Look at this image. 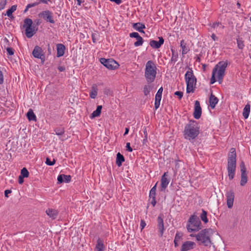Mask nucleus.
I'll return each instance as SVG.
<instances>
[{
	"mask_svg": "<svg viewBox=\"0 0 251 251\" xmlns=\"http://www.w3.org/2000/svg\"><path fill=\"white\" fill-rule=\"evenodd\" d=\"M183 233L180 232H177L175 236V239L174 241L175 247H177L180 243L182 240Z\"/></svg>",
	"mask_w": 251,
	"mask_h": 251,
	"instance_id": "nucleus-23",
	"label": "nucleus"
},
{
	"mask_svg": "<svg viewBox=\"0 0 251 251\" xmlns=\"http://www.w3.org/2000/svg\"><path fill=\"white\" fill-rule=\"evenodd\" d=\"M55 160L54 159H53L52 161H51L49 158H47L46 159V163L48 165H53L55 164Z\"/></svg>",
	"mask_w": 251,
	"mask_h": 251,
	"instance_id": "nucleus-45",
	"label": "nucleus"
},
{
	"mask_svg": "<svg viewBox=\"0 0 251 251\" xmlns=\"http://www.w3.org/2000/svg\"><path fill=\"white\" fill-rule=\"evenodd\" d=\"M126 150L129 152L132 151V149L130 147V143L128 142L126 144Z\"/></svg>",
	"mask_w": 251,
	"mask_h": 251,
	"instance_id": "nucleus-49",
	"label": "nucleus"
},
{
	"mask_svg": "<svg viewBox=\"0 0 251 251\" xmlns=\"http://www.w3.org/2000/svg\"><path fill=\"white\" fill-rule=\"evenodd\" d=\"M57 47V57L62 56L65 53V47L64 45L58 44L56 45Z\"/></svg>",
	"mask_w": 251,
	"mask_h": 251,
	"instance_id": "nucleus-21",
	"label": "nucleus"
},
{
	"mask_svg": "<svg viewBox=\"0 0 251 251\" xmlns=\"http://www.w3.org/2000/svg\"><path fill=\"white\" fill-rule=\"evenodd\" d=\"M29 8H27V6H26L25 9V10H24V12H25V13L26 12H27Z\"/></svg>",
	"mask_w": 251,
	"mask_h": 251,
	"instance_id": "nucleus-64",
	"label": "nucleus"
},
{
	"mask_svg": "<svg viewBox=\"0 0 251 251\" xmlns=\"http://www.w3.org/2000/svg\"><path fill=\"white\" fill-rule=\"evenodd\" d=\"M37 30V28H36L35 24L32 25V27H28L25 28V34L26 36L29 38L32 37Z\"/></svg>",
	"mask_w": 251,
	"mask_h": 251,
	"instance_id": "nucleus-14",
	"label": "nucleus"
},
{
	"mask_svg": "<svg viewBox=\"0 0 251 251\" xmlns=\"http://www.w3.org/2000/svg\"><path fill=\"white\" fill-rule=\"evenodd\" d=\"M58 69L60 71V72H63L65 70V68L63 66H60L58 68Z\"/></svg>",
	"mask_w": 251,
	"mask_h": 251,
	"instance_id": "nucleus-57",
	"label": "nucleus"
},
{
	"mask_svg": "<svg viewBox=\"0 0 251 251\" xmlns=\"http://www.w3.org/2000/svg\"><path fill=\"white\" fill-rule=\"evenodd\" d=\"M157 183H156L155 184V185L150 190V195H149L150 198L155 197V195H156V192H156V185H157Z\"/></svg>",
	"mask_w": 251,
	"mask_h": 251,
	"instance_id": "nucleus-40",
	"label": "nucleus"
},
{
	"mask_svg": "<svg viewBox=\"0 0 251 251\" xmlns=\"http://www.w3.org/2000/svg\"><path fill=\"white\" fill-rule=\"evenodd\" d=\"M201 115V109L200 106V103L199 101H195V109L193 113V116L196 119L200 118Z\"/></svg>",
	"mask_w": 251,
	"mask_h": 251,
	"instance_id": "nucleus-12",
	"label": "nucleus"
},
{
	"mask_svg": "<svg viewBox=\"0 0 251 251\" xmlns=\"http://www.w3.org/2000/svg\"><path fill=\"white\" fill-rule=\"evenodd\" d=\"M184 132L186 139H195L199 134V128L197 123L195 121L190 122L185 126Z\"/></svg>",
	"mask_w": 251,
	"mask_h": 251,
	"instance_id": "nucleus-3",
	"label": "nucleus"
},
{
	"mask_svg": "<svg viewBox=\"0 0 251 251\" xmlns=\"http://www.w3.org/2000/svg\"><path fill=\"white\" fill-rule=\"evenodd\" d=\"M71 176L70 175H65L61 174L58 176L57 180L58 183H62V182H69L71 181Z\"/></svg>",
	"mask_w": 251,
	"mask_h": 251,
	"instance_id": "nucleus-20",
	"label": "nucleus"
},
{
	"mask_svg": "<svg viewBox=\"0 0 251 251\" xmlns=\"http://www.w3.org/2000/svg\"><path fill=\"white\" fill-rule=\"evenodd\" d=\"M195 243L192 241H186L183 243L181 246V251H188L193 249L195 246Z\"/></svg>",
	"mask_w": 251,
	"mask_h": 251,
	"instance_id": "nucleus-17",
	"label": "nucleus"
},
{
	"mask_svg": "<svg viewBox=\"0 0 251 251\" xmlns=\"http://www.w3.org/2000/svg\"><path fill=\"white\" fill-rule=\"evenodd\" d=\"M33 24L32 20L29 18H26L24 21L23 27L26 28L28 27H32Z\"/></svg>",
	"mask_w": 251,
	"mask_h": 251,
	"instance_id": "nucleus-29",
	"label": "nucleus"
},
{
	"mask_svg": "<svg viewBox=\"0 0 251 251\" xmlns=\"http://www.w3.org/2000/svg\"><path fill=\"white\" fill-rule=\"evenodd\" d=\"M42 52V49L40 47L37 46L34 48L32 51V54L35 58L42 59V56H43Z\"/></svg>",
	"mask_w": 251,
	"mask_h": 251,
	"instance_id": "nucleus-19",
	"label": "nucleus"
},
{
	"mask_svg": "<svg viewBox=\"0 0 251 251\" xmlns=\"http://www.w3.org/2000/svg\"><path fill=\"white\" fill-rule=\"evenodd\" d=\"M128 132H129V128L127 127L126 128L125 132L124 135H126L127 134Z\"/></svg>",
	"mask_w": 251,
	"mask_h": 251,
	"instance_id": "nucleus-58",
	"label": "nucleus"
},
{
	"mask_svg": "<svg viewBox=\"0 0 251 251\" xmlns=\"http://www.w3.org/2000/svg\"><path fill=\"white\" fill-rule=\"evenodd\" d=\"M3 83V76L2 72L0 70V84Z\"/></svg>",
	"mask_w": 251,
	"mask_h": 251,
	"instance_id": "nucleus-52",
	"label": "nucleus"
},
{
	"mask_svg": "<svg viewBox=\"0 0 251 251\" xmlns=\"http://www.w3.org/2000/svg\"><path fill=\"white\" fill-rule=\"evenodd\" d=\"M201 210L202 213L200 215L201 219L204 223H207L208 220L207 218V212L203 209Z\"/></svg>",
	"mask_w": 251,
	"mask_h": 251,
	"instance_id": "nucleus-34",
	"label": "nucleus"
},
{
	"mask_svg": "<svg viewBox=\"0 0 251 251\" xmlns=\"http://www.w3.org/2000/svg\"><path fill=\"white\" fill-rule=\"evenodd\" d=\"M156 67L153 62L148 61L146 65L145 76L148 83H151L154 80L156 74Z\"/></svg>",
	"mask_w": 251,
	"mask_h": 251,
	"instance_id": "nucleus-4",
	"label": "nucleus"
},
{
	"mask_svg": "<svg viewBox=\"0 0 251 251\" xmlns=\"http://www.w3.org/2000/svg\"><path fill=\"white\" fill-rule=\"evenodd\" d=\"M151 90V87L150 85H145L144 87L143 92L145 96H147L150 94Z\"/></svg>",
	"mask_w": 251,
	"mask_h": 251,
	"instance_id": "nucleus-41",
	"label": "nucleus"
},
{
	"mask_svg": "<svg viewBox=\"0 0 251 251\" xmlns=\"http://www.w3.org/2000/svg\"><path fill=\"white\" fill-rule=\"evenodd\" d=\"M26 116L29 121H36V117L31 109H29L26 114Z\"/></svg>",
	"mask_w": 251,
	"mask_h": 251,
	"instance_id": "nucleus-27",
	"label": "nucleus"
},
{
	"mask_svg": "<svg viewBox=\"0 0 251 251\" xmlns=\"http://www.w3.org/2000/svg\"><path fill=\"white\" fill-rule=\"evenodd\" d=\"M227 61H220L215 65L213 69L212 72L215 71V75L217 78L218 81L221 83L225 75V71L227 66Z\"/></svg>",
	"mask_w": 251,
	"mask_h": 251,
	"instance_id": "nucleus-7",
	"label": "nucleus"
},
{
	"mask_svg": "<svg viewBox=\"0 0 251 251\" xmlns=\"http://www.w3.org/2000/svg\"><path fill=\"white\" fill-rule=\"evenodd\" d=\"M96 247L98 251H103V244L102 241L100 238H98L97 240V244Z\"/></svg>",
	"mask_w": 251,
	"mask_h": 251,
	"instance_id": "nucleus-33",
	"label": "nucleus"
},
{
	"mask_svg": "<svg viewBox=\"0 0 251 251\" xmlns=\"http://www.w3.org/2000/svg\"><path fill=\"white\" fill-rule=\"evenodd\" d=\"M236 41L238 48L239 49L242 50L245 47L244 41L241 38H238L236 39Z\"/></svg>",
	"mask_w": 251,
	"mask_h": 251,
	"instance_id": "nucleus-37",
	"label": "nucleus"
},
{
	"mask_svg": "<svg viewBox=\"0 0 251 251\" xmlns=\"http://www.w3.org/2000/svg\"><path fill=\"white\" fill-rule=\"evenodd\" d=\"M39 16L43 18L47 22L54 24L55 21L53 18V13L49 10L42 11L39 14Z\"/></svg>",
	"mask_w": 251,
	"mask_h": 251,
	"instance_id": "nucleus-9",
	"label": "nucleus"
},
{
	"mask_svg": "<svg viewBox=\"0 0 251 251\" xmlns=\"http://www.w3.org/2000/svg\"><path fill=\"white\" fill-rule=\"evenodd\" d=\"M111 1H114L117 4H120L122 2V0H109Z\"/></svg>",
	"mask_w": 251,
	"mask_h": 251,
	"instance_id": "nucleus-55",
	"label": "nucleus"
},
{
	"mask_svg": "<svg viewBox=\"0 0 251 251\" xmlns=\"http://www.w3.org/2000/svg\"><path fill=\"white\" fill-rule=\"evenodd\" d=\"M151 200V203L153 206H154L156 204L155 197L150 198Z\"/></svg>",
	"mask_w": 251,
	"mask_h": 251,
	"instance_id": "nucleus-50",
	"label": "nucleus"
},
{
	"mask_svg": "<svg viewBox=\"0 0 251 251\" xmlns=\"http://www.w3.org/2000/svg\"><path fill=\"white\" fill-rule=\"evenodd\" d=\"M24 178V177H23V176H22L21 175L19 176V178H18V182L19 184H21L23 183Z\"/></svg>",
	"mask_w": 251,
	"mask_h": 251,
	"instance_id": "nucleus-51",
	"label": "nucleus"
},
{
	"mask_svg": "<svg viewBox=\"0 0 251 251\" xmlns=\"http://www.w3.org/2000/svg\"><path fill=\"white\" fill-rule=\"evenodd\" d=\"M218 101V99L212 94H211L209 98V103L210 106L212 109H214L215 108Z\"/></svg>",
	"mask_w": 251,
	"mask_h": 251,
	"instance_id": "nucleus-22",
	"label": "nucleus"
},
{
	"mask_svg": "<svg viewBox=\"0 0 251 251\" xmlns=\"http://www.w3.org/2000/svg\"><path fill=\"white\" fill-rule=\"evenodd\" d=\"M77 1L78 5H80L81 4V0H77Z\"/></svg>",
	"mask_w": 251,
	"mask_h": 251,
	"instance_id": "nucleus-63",
	"label": "nucleus"
},
{
	"mask_svg": "<svg viewBox=\"0 0 251 251\" xmlns=\"http://www.w3.org/2000/svg\"><path fill=\"white\" fill-rule=\"evenodd\" d=\"M247 174L246 173H241V179L240 181V185L244 186L247 182Z\"/></svg>",
	"mask_w": 251,
	"mask_h": 251,
	"instance_id": "nucleus-31",
	"label": "nucleus"
},
{
	"mask_svg": "<svg viewBox=\"0 0 251 251\" xmlns=\"http://www.w3.org/2000/svg\"><path fill=\"white\" fill-rule=\"evenodd\" d=\"M236 167V153L235 148L230 150L227 159V170L228 176L230 180L233 179Z\"/></svg>",
	"mask_w": 251,
	"mask_h": 251,
	"instance_id": "nucleus-1",
	"label": "nucleus"
},
{
	"mask_svg": "<svg viewBox=\"0 0 251 251\" xmlns=\"http://www.w3.org/2000/svg\"><path fill=\"white\" fill-rule=\"evenodd\" d=\"M187 229L189 232L198 231L201 228V223L195 214L191 215L187 224Z\"/></svg>",
	"mask_w": 251,
	"mask_h": 251,
	"instance_id": "nucleus-5",
	"label": "nucleus"
},
{
	"mask_svg": "<svg viewBox=\"0 0 251 251\" xmlns=\"http://www.w3.org/2000/svg\"><path fill=\"white\" fill-rule=\"evenodd\" d=\"M168 172H165L161 177V191H164L167 188L170 181L168 178Z\"/></svg>",
	"mask_w": 251,
	"mask_h": 251,
	"instance_id": "nucleus-11",
	"label": "nucleus"
},
{
	"mask_svg": "<svg viewBox=\"0 0 251 251\" xmlns=\"http://www.w3.org/2000/svg\"><path fill=\"white\" fill-rule=\"evenodd\" d=\"M125 161V158L124 156L118 152L117 154L116 163L118 167H120L122 165V163Z\"/></svg>",
	"mask_w": 251,
	"mask_h": 251,
	"instance_id": "nucleus-26",
	"label": "nucleus"
},
{
	"mask_svg": "<svg viewBox=\"0 0 251 251\" xmlns=\"http://www.w3.org/2000/svg\"><path fill=\"white\" fill-rule=\"evenodd\" d=\"M55 134L57 135H62L64 133L65 130L63 127H58L54 129Z\"/></svg>",
	"mask_w": 251,
	"mask_h": 251,
	"instance_id": "nucleus-38",
	"label": "nucleus"
},
{
	"mask_svg": "<svg viewBox=\"0 0 251 251\" xmlns=\"http://www.w3.org/2000/svg\"><path fill=\"white\" fill-rule=\"evenodd\" d=\"M11 192H12V191L10 190H5V191H4L5 197H6V198H8V195L9 194H10Z\"/></svg>",
	"mask_w": 251,
	"mask_h": 251,
	"instance_id": "nucleus-53",
	"label": "nucleus"
},
{
	"mask_svg": "<svg viewBox=\"0 0 251 251\" xmlns=\"http://www.w3.org/2000/svg\"><path fill=\"white\" fill-rule=\"evenodd\" d=\"M174 95L178 96L179 99H181L183 96V93L181 91H176L174 93Z\"/></svg>",
	"mask_w": 251,
	"mask_h": 251,
	"instance_id": "nucleus-46",
	"label": "nucleus"
},
{
	"mask_svg": "<svg viewBox=\"0 0 251 251\" xmlns=\"http://www.w3.org/2000/svg\"><path fill=\"white\" fill-rule=\"evenodd\" d=\"M146 223L143 220H141V229H143L144 228V227L145 226H146Z\"/></svg>",
	"mask_w": 251,
	"mask_h": 251,
	"instance_id": "nucleus-54",
	"label": "nucleus"
},
{
	"mask_svg": "<svg viewBox=\"0 0 251 251\" xmlns=\"http://www.w3.org/2000/svg\"><path fill=\"white\" fill-rule=\"evenodd\" d=\"M92 40L94 43L96 42V39L95 38V35L94 34H92Z\"/></svg>",
	"mask_w": 251,
	"mask_h": 251,
	"instance_id": "nucleus-61",
	"label": "nucleus"
},
{
	"mask_svg": "<svg viewBox=\"0 0 251 251\" xmlns=\"http://www.w3.org/2000/svg\"><path fill=\"white\" fill-rule=\"evenodd\" d=\"M47 214L52 219H55L58 214L57 210L49 208L46 210Z\"/></svg>",
	"mask_w": 251,
	"mask_h": 251,
	"instance_id": "nucleus-24",
	"label": "nucleus"
},
{
	"mask_svg": "<svg viewBox=\"0 0 251 251\" xmlns=\"http://www.w3.org/2000/svg\"><path fill=\"white\" fill-rule=\"evenodd\" d=\"M226 204L228 208H231L233 205L235 198L234 193L233 190H229L226 192Z\"/></svg>",
	"mask_w": 251,
	"mask_h": 251,
	"instance_id": "nucleus-10",
	"label": "nucleus"
},
{
	"mask_svg": "<svg viewBox=\"0 0 251 251\" xmlns=\"http://www.w3.org/2000/svg\"><path fill=\"white\" fill-rule=\"evenodd\" d=\"M211 234V229L205 228L201 230L197 234H191V236L195 237L196 240L200 242V244H202L205 246L210 247L212 244L210 239Z\"/></svg>",
	"mask_w": 251,
	"mask_h": 251,
	"instance_id": "nucleus-2",
	"label": "nucleus"
},
{
	"mask_svg": "<svg viewBox=\"0 0 251 251\" xmlns=\"http://www.w3.org/2000/svg\"><path fill=\"white\" fill-rule=\"evenodd\" d=\"M6 0H0V10H2L4 8L6 4Z\"/></svg>",
	"mask_w": 251,
	"mask_h": 251,
	"instance_id": "nucleus-42",
	"label": "nucleus"
},
{
	"mask_svg": "<svg viewBox=\"0 0 251 251\" xmlns=\"http://www.w3.org/2000/svg\"><path fill=\"white\" fill-rule=\"evenodd\" d=\"M129 36L131 38H135L137 40L134 44L135 47H138L142 45L144 40L137 32H132L130 33Z\"/></svg>",
	"mask_w": 251,
	"mask_h": 251,
	"instance_id": "nucleus-13",
	"label": "nucleus"
},
{
	"mask_svg": "<svg viewBox=\"0 0 251 251\" xmlns=\"http://www.w3.org/2000/svg\"><path fill=\"white\" fill-rule=\"evenodd\" d=\"M215 77H216V75H215V71H214V72H212V76H211V78L210 79V83L211 84L214 83L216 82V80Z\"/></svg>",
	"mask_w": 251,
	"mask_h": 251,
	"instance_id": "nucleus-44",
	"label": "nucleus"
},
{
	"mask_svg": "<svg viewBox=\"0 0 251 251\" xmlns=\"http://www.w3.org/2000/svg\"><path fill=\"white\" fill-rule=\"evenodd\" d=\"M144 135H145V138H147L148 134H147V132L146 128H145V129L144 130Z\"/></svg>",
	"mask_w": 251,
	"mask_h": 251,
	"instance_id": "nucleus-59",
	"label": "nucleus"
},
{
	"mask_svg": "<svg viewBox=\"0 0 251 251\" xmlns=\"http://www.w3.org/2000/svg\"><path fill=\"white\" fill-rule=\"evenodd\" d=\"M6 50L10 55H12L14 54V50L11 48H7Z\"/></svg>",
	"mask_w": 251,
	"mask_h": 251,
	"instance_id": "nucleus-47",
	"label": "nucleus"
},
{
	"mask_svg": "<svg viewBox=\"0 0 251 251\" xmlns=\"http://www.w3.org/2000/svg\"><path fill=\"white\" fill-rule=\"evenodd\" d=\"M132 26L137 31H140V29H143L146 28L145 25L141 23H134Z\"/></svg>",
	"mask_w": 251,
	"mask_h": 251,
	"instance_id": "nucleus-32",
	"label": "nucleus"
},
{
	"mask_svg": "<svg viewBox=\"0 0 251 251\" xmlns=\"http://www.w3.org/2000/svg\"><path fill=\"white\" fill-rule=\"evenodd\" d=\"M98 94V89L96 86H93L90 93V96L92 99H95Z\"/></svg>",
	"mask_w": 251,
	"mask_h": 251,
	"instance_id": "nucleus-35",
	"label": "nucleus"
},
{
	"mask_svg": "<svg viewBox=\"0 0 251 251\" xmlns=\"http://www.w3.org/2000/svg\"><path fill=\"white\" fill-rule=\"evenodd\" d=\"M159 41L151 40L150 45L154 49H159L164 43V39L162 37H158Z\"/></svg>",
	"mask_w": 251,
	"mask_h": 251,
	"instance_id": "nucleus-15",
	"label": "nucleus"
},
{
	"mask_svg": "<svg viewBox=\"0 0 251 251\" xmlns=\"http://www.w3.org/2000/svg\"><path fill=\"white\" fill-rule=\"evenodd\" d=\"M211 38L212 39L214 40V41H216L217 40L218 38L216 36V35L214 33H213L212 35H211Z\"/></svg>",
	"mask_w": 251,
	"mask_h": 251,
	"instance_id": "nucleus-56",
	"label": "nucleus"
},
{
	"mask_svg": "<svg viewBox=\"0 0 251 251\" xmlns=\"http://www.w3.org/2000/svg\"><path fill=\"white\" fill-rule=\"evenodd\" d=\"M21 176L24 177H27L29 176V172L25 168H23L21 171Z\"/></svg>",
	"mask_w": 251,
	"mask_h": 251,
	"instance_id": "nucleus-39",
	"label": "nucleus"
},
{
	"mask_svg": "<svg viewBox=\"0 0 251 251\" xmlns=\"http://www.w3.org/2000/svg\"><path fill=\"white\" fill-rule=\"evenodd\" d=\"M34 22L36 23V25H38L41 24V22H40V20H36V21H35Z\"/></svg>",
	"mask_w": 251,
	"mask_h": 251,
	"instance_id": "nucleus-60",
	"label": "nucleus"
},
{
	"mask_svg": "<svg viewBox=\"0 0 251 251\" xmlns=\"http://www.w3.org/2000/svg\"><path fill=\"white\" fill-rule=\"evenodd\" d=\"M241 168V173H246V168L245 165V164L243 162H242L240 165Z\"/></svg>",
	"mask_w": 251,
	"mask_h": 251,
	"instance_id": "nucleus-43",
	"label": "nucleus"
},
{
	"mask_svg": "<svg viewBox=\"0 0 251 251\" xmlns=\"http://www.w3.org/2000/svg\"><path fill=\"white\" fill-rule=\"evenodd\" d=\"M219 25V23H214V24H213V27L215 28V27H217V26H218V25Z\"/></svg>",
	"mask_w": 251,
	"mask_h": 251,
	"instance_id": "nucleus-62",
	"label": "nucleus"
},
{
	"mask_svg": "<svg viewBox=\"0 0 251 251\" xmlns=\"http://www.w3.org/2000/svg\"><path fill=\"white\" fill-rule=\"evenodd\" d=\"M39 4V2H38V1L35 2H33L32 3H29L28 4H27V8H31L32 7H34L35 6L38 5Z\"/></svg>",
	"mask_w": 251,
	"mask_h": 251,
	"instance_id": "nucleus-48",
	"label": "nucleus"
},
{
	"mask_svg": "<svg viewBox=\"0 0 251 251\" xmlns=\"http://www.w3.org/2000/svg\"><path fill=\"white\" fill-rule=\"evenodd\" d=\"M17 8V6L16 5H12L11 8L8 9L6 11V15L9 17H11L12 16V13L16 11Z\"/></svg>",
	"mask_w": 251,
	"mask_h": 251,
	"instance_id": "nucleus-36",
	"label": "nucleus"
},
{
	"mask_svg": "<svg viewBox=\"0 0 251 251\" xmlns=\"http://www.w3.org/2000/svg\"><path fill=\"white\" fill-rule=\"evenodd\" d=\"M180 47L182 49V54H186L189 51V49L186 46V44L184 42V40L181 41Z\"/></svg>",
	"mask_w": 251,
	"mask_h": 251,
	"instance_id": "nucleus-30",
	"label": "nucleus"
},
{
	"mask_svg": "<svg viewBox=\"0 0 251 251\" xmlns=\"http://www.w3.org/2000/svg\"><path fill=\"white\" fill-rule=\"evenodd\" d=\"M100 63L105 67L109 70H115L119 66V64L113 59H105L101 58L100 59Z\"/></svg>",
	"mask_w": 251,
	"mask_h": 251,
	"instance_id": "nucleus-8",
	"label": "nucleus"
},
{
	"mask_svg": "<svg viewBox=\"0 0 251 251\" xmlns=\"http://www.w3.org/2000/svg\"><path fill=\"white\" fill-rule=\"evenodd\" d=\"M185 79L187 84L186 92L187 93L194 92V88L197 82V79L193 74L192 69H189L185 75Z\"/></svg>",
	"mask_w": 251,
	"mask_h": 251,
	"instance_id": "nucleus-6",
	"label": "nucleus"
},
{
	"mask_svg": "<svg viewBox=\"0 0 251 251\" xmlns=\"http://www.w3.org/2000/svg\"><path fill=\"white\" fill-rule=\"evenodd\" d=\"M157 226L160 236H162L164 231V223L162 215H159L157 218Z\"/></svg>",
	"mask_w": 251,
	"mask_h": 251,
	"instance_id": "nucleus-18",
	"label": "nucleus"
},
{
	"mask_svg": "<svg viewBox=\"0 0 251 251\" xmlns=\"http://www.w3.org/2000/svg\"><path fill=\"white\" fill-rule=\"evenodd\" d=\"M102 109V106L101 105H98L97 107V109L96 110H95L90 116V117L91 118H93L96 117H98L100 116L101 113V111Z\"/></svg>",
	"mask_w": 251,
	"mask_h": 251,
	"instance_id": "nucleus-28",
	"label": "nucleus"
},
{
	"mask_svg": "<svg viewBox=\"0 0 251 251\" xmlns=\"http://www.w3.org/2000/svg\"><path fill=\"white\" fill-rule=\"evenodd\" d=\"M250 104L247 103L244 107L243 111V116L245 119H247L249 116L250 113Z\"/></svg>",
	"mask_w": 251,
	"mask_h": 251,
	"instance_id": "nucleus-25",
	"label": "nucleus"
},
{
	"mask_svg": "<svg viewBox=\"0 0 251 251\" xmlns=\"http://www.w3.org/2000/svg\"><path fill=\"white\" fill-rule=\"evenodd\" d=\"M162 92H163V88H162V87H161L159 89V90H158V91L155 95V103H154V107H155V109H157L160 105V100L161 99Z\"/></svg>",
	"mask_w": 251,
	"mask_h": 251,
	"instance_id": "nucleus-16",
	"label": "nucleus"
}]
</instances>
